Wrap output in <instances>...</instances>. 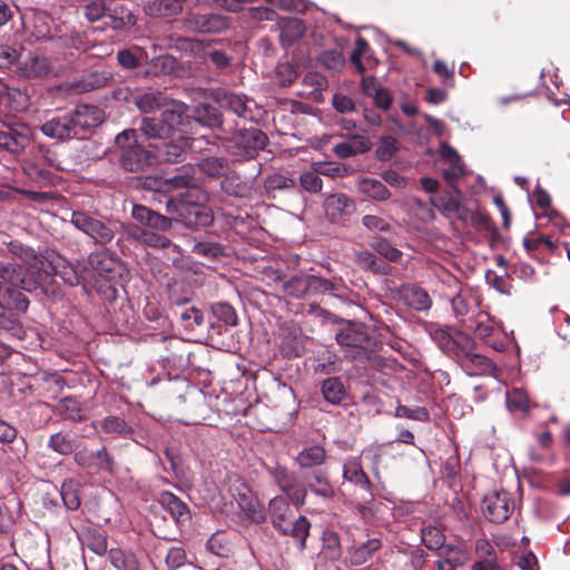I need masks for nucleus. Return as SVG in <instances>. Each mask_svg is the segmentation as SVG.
Segmentation results:
<instances>
[{
	"label": "nucleus",
	"instance_id": "obj_1",
	"mask_svg": "<svg viewBox=\"0 0 570 570\" xmlns=\"http://www.w3.org/2000/svg\"><path fill=\"white\" fill-rule=\"evenodd\" d=\"M208 195L200 189H191L177 197L166 200V213L176 222L183 223L189 228L209 226L213 220V212L206 205Z\"/></svg>",
	"mask_w": 570,
	"mask_h": 570
},
{
	"label": "nucleus",
	"instance_id": "obj_2",
	"mask_svg": "<svg viewBox=\"0 0 570 570\" xmlns=\"http://www.w3.org/2000/svg\"><path fill=\"white\" fill-rule=\"evenodd\" d=\"M289 499L284 495L273 498L268 503V513L273 527L282 534L289 535L297 543L301 552L306 549V539L309 535L311 522L304 515L294 518Z\"/></svg>",
	"mask_w": 570,
	"mask_h": 570
},
{
	"label": "nucleus",
	"instance_id": "obj_3",
	"mask_svg": "<svg viewBox=\"0 0 570 570\" xmlns=\"http://www.w3.org/2000/svg\"><path fill=\"white\" fill-rule=\"evenodd\" d=\"M52 268L49 254L28 263L23 267L22 289L31 293L39 288L47 296L58 297L60 291L52 278Z\"/></svg>",
	"mask_w": 570,
	"mask_h": 570
},
{
	"label": "nucleus",
	"instance_id": "obj_4",
	"mask_svg": "<svg viewBox=\"0 0 570 570\" xmlns=\"http://www.w3.org/2000/svg\"><path fill=\"white\" fill-rule=\"evenodd\" d=\"M115 142L120 149L119 161L125 170L139 171L150 165V153L138 144L135 129L121 131Z\"/></svg>",
	"mask_w": 570,
	"mask_h": 570
},
{
	"label": "nucleus",
	"instance_id": "obj_5",
	"mask_svg": "<svg viewBox=\"0 0 570 570\" xmlns=\"http://www.w3.org/2000/svg\"><path fill=\"white\" fill-rule=\"evenodd\" d=\"M70 222L77 229L100 245L109 244L119 226L117 222L102 220L80 210L72 213Z\"/></svg>",
	"mask_w": 570,
	"mask_h": 570
},
{
	"label": "nucleus",
	"instance_id": "obj_6",
	"mask_svg": "<svg viewBox=\"0 0 570 570\" xmlns=\"http://www.w3.org/2000/svg\"><path fill=\"white\" fill-rule=\"evenodd\" d=\"M267 142V136L258 128L239 129L232 137L229 149L238 158L253 159Z\"/></svg>",
	"mask_w": 570,
	"mask_h": 570
},
{
	"label": "nucleus",
	"instance_id": "obj_7",
	"mask_svg": "<svg viewBox=\"0 0 570 570\" xmlns=\"http://www.w3.org/2000/svg\"><path fill=\"white\" fill-rule=\"evenodd\" d=\"M31 139L32 129L26 124H2L0 127V148L13 156L24 153Z\"/></svg>",
	"mask_w": 570,
	"mask_h": 570
},
{
	"label": "nucleus",
	"instance_id": "obj_8",
	"mask_svg": "<svg viewBox=\"0 0 570 570\" xmlns=\"http://www.w3.org/2000/svg\"><path fill=\"white\" fill-rule=\"evenodd\" d=\"M336 342L346 348V357L351 360L367 358L370 337L364 328L347 326L336 334Z\"/></svg>",
	"mask_w": 570,
	"mask_h": 570
},
{
	"label": "nucleus",
	"instance_id": "obj_9",
	"mask_svg": "<svg viewBox=\"0 0 570 570\" xmlns=\"http://www.w3.org/2000/svg\"><path fill=\"white\" fill-rule=\"evenodd\" d=\"M72 135L76 139L86 138L92 128L99 126L104 120V111L90 105H79L69 112Z\"/></svg>",
	"mask_w": 570,
	"mask_h": 570
},
{
	"label": "nucleus",
	"instance_id": "obj_10",
	"mask_svg": "<svg viewBox=\"0 0 570 570\" xmlns=\"http://www.w3.org/2000/svg\"><path fill=\"white\" fill-rule=\"evenodd\" d=\"M72 135L76 139L86 138L92 128L99 126L104 120V111L90 105H79L69 112Z\"/></svg>",
	"mask_w": 570,
	"mask_h": 570
},
{
	"label": "nucleus",
	"instance_id": "obj_11",
	"mask_svg": "<svg viewBox=\"0 0 570 570\" xmlns=\"http://www.w3.org/2000/svg\"><path fill=\"white\" fill-rule=\"evenodd\" d=\"M269 474L293 505L297 508L304 505L307 497V489L298 482L293 472L288 471L285 466L276 465L269 470Z\"/></svg>",
	"mask_w": 570,
	"mask_h": 570
},
{
	"label": "nucleus",
	"instance_id": "obj_12",
	"mask_svg": "<svg viewBox=\"0 0 570 570\" xmlns=\"http://www.w3.org/2000/svg\"><path fill=\"white\" fill-rule=\"evenodd\" d=\"M483 513L491 522L507 521L514 509V502L508 491H493L484 497Z\"/></svg>",
	"mask_w": 570,
	"mask_h": 570
},
{
	"label": "nucleus",
	"instance_id": "obj_13",
	"mask_svg": "<svg viewBox=\"0 0 570 570\" xmlns=\"http://www.w3.org/2000/svg\"><path fill=\"white\" fill-rule=\"evenodd\" d=\"M73 460L80 468L95 472L105 471L112 473L115 470V460L105 446L98 451H90L88 449L77 451Z\"/></svg>",
	"mask_w": 570,
	"mask_h": 570
},
{
	"label": "nucleus",
	"instance_id": "obj_14",
	"mask_svg": "<svg viewBox=\"0 0 570 570\" xmlns=\"http://www.w3.org/2000/svg\"><path fill=\"white\" fill-rule=\"evenodd\" d=\"M16 72L22 79H41L53 72V66L46 56L30 55L19 61Z\"/></svg>",
	"mask_w": 570,
	"mask_h": 570
},
{
	"label": "nucleus",
	"instance_id": "obj_15",
	"mask_svg": "<svg viewBox=\"0 0 570 570\" xmlns=\"http://www.w3.org/2000/svg\"><path fill=\"white\" fill-rule=\"evenodd\" d=\"M193 139L179 136L175 140H163L155 146L156 157L159 161L175 164L183 160V155L191 146Z\"/></svg>",
	"mask_w": 570,
	"mask_h": 570
},
{
	"label": "nucleus",
	"instance_id": "obj_16",
	"mask_svg": "<svg viewBox=\"0 0 570 570\" xmlns=\"http://www.w3.org/2000/svg\"><path fill=\"white\" fill-rule=\"evenodd\" d=\"M397 298L406 306L417 312H426L432 306V299L424 288L405 284L396 291Z\"/></svg>",
	"mask_w": 570,
	"mask_h": 570
},
{
	"label": "nucleus",
	"instance_id": "obj_17",
	"mask_svg": "<svg viewBox=\"0 0 570 570\" xmlns=\"http://www.w3.org/2000/svg\"><path fill=\"white\" fill-rule=\"evenodd\" d=\"M325 214L332 223H340L355 209L354 202L345 194H332L324 200Z\"/></svg>",
	"mask_w": 570,
	"mask_h": 570
},
{
	"label": "nucleus",
	"instance_id": "obj_18",
	"mask_svg": "<svg viewBox=\"0 0 570 570\" xmlns=\"http://www.w3.org/2000/svg\"><path fill=\"white\" fill-rule=\"evenodd\" d=\"M40 130L45 136L59 141L75 139L69 114L48 119L40 126Z\"/></svg>",
	"mask_w": 570,
	"mask_h": 570
},
{
	"label": "nucleus",
	"instance_id": "obj_19",
	"mask_svg": "<svg viewBox=\"0 0 570 570\" xmlns=\"http://www.w3.org/2000/svg\"><path fill=\"white\" fill-rule=\"evenodd\" d=\"M214 99L220 108L229 110L238 117L246 118L248 116L249 100L243 95L226 90H217L214 95Z\"/></svg>",
	"mask_w": 570,
	"mask_h": 570
},
{
	"label": "nucleus",
	"instance_id": "obj_20",
	"mask_svg": "<svg viewBox=\"0 0 570 570\" xmlns=\"http://www.w3.org/2000/svg\"><path fill=\"white\" fill-rule=\"evenodd\" d=\"M188 26L197 32L216 33L227 29L228 22L219 14L198 13L188 19Z\"/></svg>",
	"mask_w": 570,
	"mask_h": 570
},
{
	"label": "nucleus",
	"instance_id": "obj_21",
	"mask_svg": "<svg viewBox=\"0 0 570 570\" xmlns=\"http://www.w3.org/2000/svg\"><path fill=\"white\" fill-rule=\"evenodd\" d=\"M372 148L371 140L363 135H351L345 141L333 146V153L340 158H350L364 154Z\"/></svg>",
	"mask_w": 570,
	"mask_h": 570
},
{
	"label": "nucleus",
	"instance_id": "obj_22",
	"mask_svg": "<svg viewBox=\"0 0 570 570\" xmlns=\"http://www.w3.org/2000/svg\"><path fill=\"white\" fill-rule=\"evenodd\" d=\"M18 288L19 287L4 286L0 282V309L7 307L20 313L27 312L30 302Z\"/></svg>",
	"mask_w": 570,
	"mask_h": 570
},
{
	"label": "nucleus",
	"instance_id": "obj_23",
	"mask_svg": "<svg viewBox=\"0 0 570 570\" xmlns=\"http://www.w3.org/2000/svg\"><path fill=\"white\" fill-rule=\"evenodd\" d=\"M187 110L188 107L178 100H169L167 106L164 107L160 118L171 135L184 124Z\"/></svg>",
	"mask_w": 570,
	"mask_h": 570
},
{
	"label": "nucleus",
	"instance_id": "obj_24",
	"mask_svg": "<svg viewBox=\"0 0 570 570\" xmlns=\"http://www.w3.org/2000/svg\"><path fill=\"white\" fill-rule=\"evenodd\" d=\"M159 502L170 513L177 524H185L189 521L190 511L188 507L171 492H161Z\"/></svg>",
	"mask_w": 570,
	"mask_h": 570
},
{
	"label": "nucleus",
	"instance_id": "obj_25",
	"mask_svg": "<svg viewBox=\"0 0 570 570\" xmlns=\"http://www.w3.org/2000/svg\"><path fill=\"white\" fill-rule=\"evenodd\" d=\"M362 91L374 100L376 107L387 110L392 104L391 95L384 89L375 78L364 77L361 81Z\"/></svg>",
	"mask_w": 570,
	"mask_h": 570
},
{
	"label": "nucleus",
	"instance_id": "obj_26",
	"mask_svg": "<svg viewBox=\"0 0 570 570\" xmlns=\"http://www.w3.org/2000/svg\"><path fill=\"white\" fill-rule=\"evenodd\" d=\"M356 187L363 196L374 202H385L391 197L386 186L375 178L363 177L357 180Z\"/></svg>",
	"mask_w": 570,
	"mask_h": 570
},
{
	"label": "nucleus",
	"instance_id": "obj_27",
	"mask_svg": "<svg viewBox=\"0 0 570 570\" xmlns=\"http://www.w3.org/2000/svg\"><path fill=\"white\" fill-rule=\"evenodd\" d=\"M382 547V541L377 538L368 539L360 546L348 548V560L352 566H362L367 562L373 554Z\"/></svg>",
	"mask_w": 570,
	"mask_h": 570
},
{
	"label": "nucleus",
	"instance_id": "obj_28",
	"mask_svg": "<svg viewBox=\"0 0 570 570\" xmlns=\"http://www.w3.org/2000/svg\"><path fill=\"white\" fill-rule=\"evenodd\" d=\"M110 27L115 30L132 27L136 23V18L132 11L125 3L109 4L107 11Z\"/></svg>",
	"mask_w": 570,
	"mask_h": 570
},
{
	"label": "nucleus",
	"instance_id": "obj_29",
	"mask_svg": "<svg viewBox=\"0 0 570 570\" xmlns=\"http://www.w3.org/2000/svg\"><path fill=\"white\" fill-rule=\"evenodd\" d=\"M304 22L297 18L284 19L279 23V39L283 46H292L305 33Z\"/></svg>",
	"mask_w": 570,
	"mask_h": 570
},
{
	"label": "nucleus",
	"instance_id": "obj_30",
	"mask_svg": "<svg viewBox=\"0 0 570 570\" xmlns=\"http://www.w3.org/2000/svg\"><path fill=\"white\" fill-rule=\"evenodd\" d=\"M110 79L109 72L92 71L82 79L71 82L70 89L76 94L89 92L105 87Z\"/></svg>",
	"mask_w": 570,
	"mask_h": 570
},
{
	"label": "nucleus",
	"instance_id": "obj_31",
	"mask_svg": "<svg viewBox=\"0 0 570 570\" xmlns=\"http://www.w3.org/2000/svg\"><path fill=\"white\" fill-rule=\"evenodd\" d=\"M185 0H150L144 10L151 17H173L181 12Z\"/></svg>",
	"mask_w": 570,
	"mask_h": 570
},
{
	"label": "nucleus",
	"instance_id": "obj_32",
	"mask_svg": "<svg viewBox=\"0 0 570 570\" xmlns=\"http://www.w3.org/2000/svg\"><path fill=\"white\" fill-rule=\"evenodd\" d=\"M296 463L301 469H313L326 461V451L320 445L305 446L298 452Z\"/></svg>",
	"mask_w": 570,
	"mask_h": 570
},
{
	"label": "nucleus",
	"instance_id": "obj_33",
	"mask_svg": "<svg viewBox=\"0 0 570 570\" xmlns=\"http://www.w3.org/2000/svg\"><path fill=\"white\" fill-rule=\"evenodd\" d=\"M89 265L102 277L111 278L119 266V261L107 252L94 253L89 256Z\"/></svg>",
	"mask_w": 570,
	"mask_h": 570
},
{
	"label": "nucleus",
	"instance_id": "obj_34",
	"mask_svg": "<svg viewBox=\"0 0 570 570\" xmlns=\"http://www.w3.org/2000/svg\"><path fill=\"white\" fill-rule=\"evenodd\" d=\"M168 101L166 95L159 90L142 92L135 98L136 107L145 114L164 108Z\"/></svg>",
	"mask_w": 570,
	"mask_h": 570
},
{
	"label": "nucleus",
	"instance_id": "obj_35",
	"mask_svg": "<svg viewBox=\"0 0 570 570\" xmlns=\"http://www.w3.org/2000/svg\"><path fill=\"white\" fill-rule=\"evenodd\" d=\"M306 487L316 495L322 498H332L335 493L333 485L330 483L324 471H314L311 475L305 476Z\"/></svg>",
	"mask_w": 570,
	"mask_h": 570
},
{
	"label": "nucleus",
	"instance_id": "obj_36",
	"mask_svg": "<svg viewBox=\"0 0 570 570\" xmlns=\"http://www.w3.org/2000/svg\"><path fill=\"white\" fill-rule=\"evenodd\" d=\"M343 478L368 492L371 491V481L356 459L345 462Z\"/></svg>",
	"mask_w": 570,
	"mask_h": 570
},
{
	"label": "nucleus",
	"instance_id": "obj_37",
	"mask_svg": "<svg viewBox=\"0 0 570 570\" xmlns=\"http://www.w3.org/2000/svg\"><path fill=\"white\" fill-rule=\"evenodd\" d=\"M440 552L448 562V570H456L465 566L469 561V552L462 544H445Z\"/></svg>",
	"mask_w": 570,
	"mask_h": 570
},
{
	"label": "nucleus",
	"instance_id": "obj_38",
	"mask_svg": "<svg viewBox=\"0 0 570 570\" xmlns=\"http://www.w3.org/2000/svg\"><path fill=\"white\" fill-rule=\"evenodd\" d=\"M355 263L363 269L370 271L374 274L387 275L391 266L377 258L368 250H360L355 254Z\"/></svg>",
	"mask_w": 570,
	"mask_h": 570
},
{
	"label": "nucleus",
	"instance_id": "obj_39",
	"mask_svg": "<svg viewBox=\"0 0 570 570\" xmlns=\"http://www.w3.org/2000/svg\"><path fill=\"white\" fill-rule=\"evenodd\" d=\"M139 129L148 139L163 141L173 136L160 117H144L140 121Z\"/></svg>",
	"mask_w": 570,
	"mask_h": 570
},
{
	"label": "nucleus",
	"instance_id": "obj_40",
	"mask_svg": "<svg viewBox=\"0 0 570 570\" xmlns=\"http://www.w3.org/2000/svg\"><path fill=\"white\" fill-rule=\"evenodd\" d=\"M49 257L53 265L52 277L58 275L66 284L70 286H76L79 284L80 279L78 273L69 263H67L62 257L56 255L55 253H50Z\"/></svg>",
	"mask_w": 570,
	"mask_h": 570
},
{
	"label": "nucleus",
	"instance_id": "obj_41",
	"mask_svg": "<svg viewBox=\"0 0 570 570\" xmlns=\"http://www.w3.org/2000/svg\"><path fill=\"white\" fill-rule=\"evenodd\" d=\"M321 391L324 399L332 404H340L347 396L344 384L338 377L324 380Z\"/></svg>",
	"mask_w": 570,
	"mask_h": 570
},
{
	"label": "nucleus",
	"instance_id": "obj_42",
	"mask_svg": "<svg viewBox=\"0 0 570 570\" xmlns=\"http://www.w3.org/2000/svg\"><path fill=\"white\" fill-rule=\"evenodd\" d=\"M61 499L65 507L70 511H77L81 505L80 484L76 480L69 479L61 485Z\"/></svg>",
	"mask_w": 570,
	"mask_h": 570
},
{
	"label": "nucleus",
	"instance_id": "obj_43",
	"mask_svg": "<svg viewBox=\"0 0 570 570\" xmlns=\"http://www.w3.org/2000/svg\"><path fill=\"white\" fill-rule=\"evenodd\" d=\"M176 59L169 55H164L151 59L148 68L145 70V77H158L169 75L176 69Z\"/></svg>",
	"mask_w": 570,
	"mask_h": 570
},
{
	"label": "nucleus",
	"instance_id": "obj_44",
	"mask_svg": "<svg viewBox=\"0 0 570 570\" xmlns=\"http://www.w3.org/2000/svg\"><path fill=\"white\" fill-rule=\"evenodd\" d=\"M0 282L4 286L22 289L23 267L12 263L0 262Z\"/></svg>",
	"mask_w": 570,
	"mask_h": 570
},
{
	"label": "nucleus",
	"instance_id": "obj_45",
	"mask_svg": "<svg viewBox=\"0 0 570 570\" xmlns=\"http://www.w3.org/2000/svg\"><path fill=\"white\" fill-rule=\"evenodd\" d=\"M55 412L71 421H82L85 419L80 403L73 396L61 399L55 406Z\"/></svg>",
	"mask_w": 570,
	"mask_h": 570
},
{
	"label": "nucleus",
	"instance_id": "obj_46",
	"mask_svg": "<svg viewBox=\"0 0 570 570\" xmlns=\"http://www.w3.org/2000/svg\"><path fill=\"white\" fill-rule=\"evenodd\" d=\"M237 502L252 521L256 523L265 521L264 512L259 509L257 500L249 492L239 493Z\"/></svg>",
	"mask_w": 570,
	"mask_h": 570
},
{
	"label": "nucleus",
	"instance_id": "obj_47",
	"mask_svg": "<svg viewBox=\"0 0 570 570\" xmlns=\"http://www.w3.org/2000/svg\"><path fill=\"white\" fill-rule=\"evenodd\" d=\"M168 298L173 305L178 307L187 304L191 299L190 286L184 282H173L167 285Z\"/></svg>",
	"mask_w": 570,
	"mask_h": 570
},
{
	"label": "nucleus",
	"instance_id": "obj_48",
	"mask_svg": "<svg viewBox=\"0 0 570 570\" xmlns=\"http://www.w3.org/2000/svg\"><path fill=\"white\" fill-rule=\"evenodd\" d=\"M198 169L210 178L220 177L228 168V161L223 157H207L197 164Z\"/></svg>",
	"mask_w": 570,
	"mask_h": 570
},
{
	"label": "nucleus",
	"instance_id": "obj_49",
	"mask_svg": "<svg viewBox=\"0 0 570 570\" xmlns=\"http://www.w3.org/2000/svg\"><path fill=\"white\" fill-rule=\"evenodd\" d=\"M144 57H146V53L139 47L121 49L117 52V61L126 70L139 67Z\"/></svg>",
	"mask_w": 570,
	"mask_h": 570
},
{
	"label": "nucleus",
	"instance_id": "obj_50",
	"mask_svg": "<svg viewBox=\"0 0 570 570\" xmlns=\"http://www.w3.org/2000/svg\"><path fill=\"white\" fill-rule=\"evenodd\" d=\"M82 543L98 556H104L108 550L106 535L95 529L82 533Z\"/></svg>",
	"mask_w": 570,
	"mask_h": 570
},
{
	"label": "nucleus",
	"instance_id": "obj_51",
	"mask_svg": "<svg viewBox=\"0 0 570 570\" xmlns=\"http://www.w3.org/2000/svg\"><path fill=\"white\" fill-rule=\"evenodd\" d=\"M523 246L530 256H535L542 248H547L548 250L553 249V243L549 237L534 232L529 233L523 238Z\"/></svg>",
	"mask_w": 570,
	"mask_h": 570
},
{
	"label": "nucleus",
	"instance_id": "obj_52",
	"mask_svg": "<svg viewBox=\"0 0 570 570\" xmlns=\"http://www.w3.org/2000/svg\"><path fill=\"white\" fill-rule=\"evenodd\" d=\"M48 446L61 455H69L75 450V438L68 433L58 432L49 438Z\"/></svg>",
	"mask_w": 570,
	"mask_h": 570
},
{
	"label": "nucleus",
	"instance_id": "obj_53",
	"mask_svg": "<svg viewBox=\"0 0 570 570\" xmlns=\"http://www.w3.org/2000/svg\"><path fill=\"white\" fill-rule=\"evenodd\" d=\"M507 406L512 413L527 414L530 410V401L527 393L514 389L507 393Z\"/></svg>",
	"mask_w": 570,
	"mask_h": 570
},
{
	"label": "nucleus",
	"instance_id": "obj_54",
	"mask_svg": "<svg viewBox=\"0 0 570 570\" xmlns=\"http://www.w3.org/2000/svg\"><path fill=\"white\" fill-rule=\"evenodd\" d=\"M168 183V191L180 188H189L196 185L195 169L193 167H184L179 174L165 178Z\"/></svg>",
	"mask_w": 570,
	"mask_h": 570
},
{
	"label": "nucleus",
	"instance_id": "obj_55",
	"mask_svg": "<svg viewBox=\"0 0 570 570\" xmlns=\"http://www.w3.org/2000/svg\"><path fill=\"white\" fill-rule=\"evenodd\" d=\"M313 169L316 171V174L331 178L346 177L352 173V169L350 167L343 164L331 161L314 163Z\"/></svg>",
	"mask_w": 570,
	"mask_h": 570
},
{
	"label": "nucleus",
	"instance_id": "obj_56",
	"mask_svg": "<svg viewBox=\"0 0 570 570\" xmlns=\"http://www.w3.org/2000/svg\"><path fill=\"white\" fill-rule=\"evenodd\" d=\"M110 562L118 570H139L138 561L131 553H125L118 549H110Z\"/></svg>",
	"mask_w": 570,
	"mask_h": 570
},
{
	"label": "nucleus",
	"instance_id": "obj_57",
	"mask_svg": "<svg viewBox=\"0 0 570 570\" xmlns=\"http://www.w3.org/2000/svg\"><path fill=\"white\" fill-rule=\"evenodd\" d=\"M196 118L200 124L208 127H220L223 125L222 114L213 106L202 105L196 109Z\"/></svg>",
	"mask_w": 570,
	"mask_h": 570
},
{
	"label": "nucleus",
	"instance_id": "obj_58",
	"mask_svg": "<svg viewBox=\"0 0 570 570\" xmlns=\"http://www.w3.org/2000/svg\"><path fill=\"white\" fill-rule=\"evenodd\" d=\"M317 60L322 66L332 71H341L345 66V58L337 49L321 52Z\"/></svg>",
	"mask_w": 570,
	"mask_h": 570
},
{
	"label": "nucleus",
	"instance_id": "obj_59",
	"mask_svg": "<svg viewBox=\"0 0 570 570\" xmlns=\"http://www.w3.org/2000/svg\"><path fill=\"white\" fill-rule=\"evenodd\" d=\"M422 541L431 550H441L445 546V535L436 527H428L422 530Z\"/></svg>",
	"mask_w": 570,
	"mask_h": 570
},
{
	"label": "nucleus",
	"instance_id": "obj_60",
	"mask_svg": "<svg viewBox=\"0 0 570 570\" xmlns=\"http://www.w3.org/2000/svg\"><path fill=\"white\" fill-rule=\"evenodd\" d=\"M370 246L374 249L380 256L384 257L390 262H397L402 256V252L393 246L385 238H376L371 242Z\"/></svg>",
	"mask_w": 570,
	"mask_h": 570
},
{
	"label": "nucleus",
	"instance_id": "obj_61",
	"mask_svg": "<svg viewBox=\"0 0 570 570\" xmlns=\"http://www.w3.org/2000/svg\"><path fill=\"white\" fill-rule=\"evenodd\" d=\"M101 430L105 433L125 436L131 433L125 420L119 416H107L100 423Z\"/></svg>",
	"mask_w": 570,
	"mask_h": 570
},
{
	"label": "nucleus",
	"instance_id": "obj_62",
	"mask_svg": "<svg viewBox=\"0 0 570 570\" xmlns=\"http://www.w3.org/2000/svg\"><path fill=\"white\" fill-rule=\"evenodd\" d=\"M285 292L294 297H303L308 295L307 275H297L284 283Z\"/></svg>",
	"mask_w": 570,
	"mask_h": 570
},
{
	"label": "nucleus",
	"instance_id": "obj_63",
	"mask_svg": "<svg viewBox=\"0 0 570 570\" xmlns=\"http://www.w3.org/2000/svg\"><path fill=\"white\" fill-rule=\"evenodd\" d=\"M430 203L445 217H452L458 209V205L460 204L459 199L451 195L431 197Z\"/></svg>",
	"mask_w": 570,
	"mask_h": 570
},
{
	"label": "nucleus",
	"instance_id": "obj_64",
	"mask_svg": "<svg viewBox=\"0 0 570 570\" xmlns=\"http://www.w3.org/2000/svg\"><path fill=\"white\" fill-rule=\"evenodd\" d=\"M213 314L226 325L235 326L237 325V314L234 307L224 302L215 303L212 305Z\"/></svg>",
	"mask_w": 570,
	"mask_h": 570
}]
</instances>
